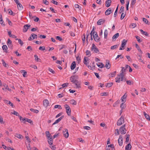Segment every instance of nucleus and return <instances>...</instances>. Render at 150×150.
<instances>
[{"label": "nucleus", "mask_w": 150, "mask_h": 150, "mask_svg": "<svg viewBox=\"0 0 150 150\" xmlns=\"http://www.w3.org/2000/svg\"><path fill=\"white\" fill-rule=\"evenodd\" d=\"M112 12V11L111 9L110 8H109L106 10L105 12V14L106 16H108L110 15Z\"/></svg>", "instance_id": "nucleus-10"}, {"label": "nucleus", "mask_w": 150, "mask_h": 150, "mask_svg": "<svg viewBox=\"0 0 150 150\" xmlns=\"http://www.w3.org/2000/svg\"><path fill=\"white\" fill-rule=\"evenodd\" d=\"M70 79L71 80V82L73 83H75V82H76L77 81V80H76V76L74 75V76H72L70 78Z\"/></svg>", "instance_id": "nucleus-15"}, {"label": "nucleus", "mask_w": 150, "mask_h": 150, "mask_svg": "<svg viewBox=\"0 0 150 150\" xmlns=\"http://www.w3.org/2000/svg\"><path fill=\"white\" fill-rule=\"evenodd\" d=\"M136 0H132V2H131V6L132 5H134L135 4V3H136Z\"/></svg>", "instance_id": "nucleus-61"}, {"label": "nucleus", "mask_w": 150, "mask_h": 150, "mask_svg": "<svg viewBox=\"0 0 150 150\" xmlns=\"http://www.w3.org/2000/svg\"><path fill=\"white\" fill-rule=\"evenodd\" d=\"M27 148L28 150H31V148L30 147V143L28 145V146H27Z\"/></svg>", "instance_id": "nucleus-63"}, {"label": "nucleus", "mask_w": 150, "mask_h": 150, "mask_svg": "<svg viewBox=\"0 0 150 150\" xmlns=\"http://www.w3.org/2000/svg\"><path fill=\"white\" fill-rule=\"evenodd\" d=\"M63 132L64 137L66 138H67L69 136L68 130L66 129H65V131H64Z\"/></svg>", "instance_id": "nucleus-12"}, {"label": "nucleus", "mask_w": 150, "mask_h": 150, "mask_svg": "<svg viewBox=\"0 0 150 150\" xmlns=\"http://www.w3.org/2000/svg\"><path fill=\"white\" fill-rule=\"evenodd\" d=\"M65 108L66 109V112L69 116H70L71 114V110L69 106L67 104L64 105Z\"/></svg>", "instance_id": "nucleus-3"}, {"label": "nucleus", "mask_w": 150, "mask_h": 150, "mask_svg": "<svg viewBox=\"0 0 150 150\" xmlns=\"http://www.w3.org/2000/svg\"><path fill=\"white\" fill-rule=\"evenodd\" d=\"M105 67L108 69H109L110 68V64L109 61L108 60L106 61Z\"/></svg>", "instance_id": "nucleus-22"}, {"label": "nucleus", "mask_w": 150, "mask_h": 150, "mask_svg": "<svg viewBox=\"0 0 150 150\" xmlns=\"http://www.w3.org/2000/svg\"><path fill=\"white\" fill-rule=\"evenodd\" d=\"M111 0H107L105 2V6L107 7H109L111 5Z\"/></svg>", "instance_id": "nucleus-17"}, {"label": "nucleus", "mask_w": 150, "mask_h": 150, "mask_svg": "<svg viewBox=\"0 0 150 150\" xmlns=\"http://www.w3.org/2000/svg\"><path fill=\"white\" fill-rule=\"evenodd\" d=\"M124 122V118L122 116L119 118L117 122V125L120 126Z\"/></svg>", "instance_id": "nucleus-2"}, {"label": "nucleus", "mask_w": 150, "mask_h": 150, "mask_svg": "<svg viewBox=\"0 0 150 150\" xmlns=\"http://www.w3.org/2000/svg\"><path fill=\"white\" fill-rule=\"evenodd\" d=\"M2 48L4 50L5 52L7 53V51L8 48L7 46L6 45H4L2 46Z\"/></svg>", "instance_id": "nucleus-28"}, {"label": "nucleus", "mask_w": 150, "mask_h": 150, "mask_svg": "<svg viewBox=\"0 0 150 150\" xmlns=\"http://www.w3.org/2000/svg\"><path fill=\"white\" fill-rule=\"evenodd\" d=\"M118 46V45H116L112 46L111 47V50H114L117 48Z\"/></svg>", "instance_id": "nucleus-37"}, {"label": "nucleus", "mask_w": 150, "mask_h": 150, "mask_svg": "<svg viewBox=\"0 0 150 150\" xmlns=\"http://www.w3.org/2000/svg\"><path fill=\"white\" fill-rule=\"evenodd\" d=\"M25 120L26 121L30 123L31 124H33V122L31 120L28 119V118H26V119H25Z\"/></svg>", "instance_id": "nucleus-36"}, {"label": "nucleus", "mask_w": 150, "mask_h": 150, "mask_svg": "<svg viewBox=\"0 0 150 150\" xmlns=\"http://www.w3.org/2000/svg\"><path fill=\"white\" fill-rule=\"evenodd\" d=\"M21 73H23V76L24 77H25L26 76V75L27 74V72L25 70H22L21 71Z\"/></svg>", "instance_id": "nucleus-30"}, {"label": "nucleus", "mask_w": 150, "mask_h": 150, "mask_svg": "<svg viewBox=\"0 0 150 150\" xmlns=\"http://www.w3.org/2000/svg\"><path fill=\"white\" fill-rule=\"evenodd\" d=\"M113 83L112 82L109 83H107V85L106 86V87H110L112 86Z\"/></svg>", "instance_id": "nucleus-43"}, {"label": "nucleus", "mask_w": 150, "mask_h": 150, "mask_svg": "<svg viewBox=\"0 0 150 150\" xmlns=\"http://www.w3.org/2000/svg\"><path fill=\"white\" fill-rule=\"evenodd\" d=\"M105 20L104 19H99L97 22V24L98 25H100L104 23Z\"/></svg>", "instance_id": "nucleus-11"}, {"label": "nucleus", "mask_w": 150, "mask_h": 150, "mask_svg": "<svg viewBox=\"0 0 150 150\" xmlns=\"http://www.w3.org/2000/svg\"><path fill=\"white\" fill-rule=\"evenodd\" d=\"M3 22L4 21L2 19V16L1 14L0 15V23L2 25Z\"/></svg>", "instance_id": "nucleus-46"}, {"label": "nucleus", "mask_w": 150, "mask_h": 150, "mask_svg": "<svg viewBox=\"0 0 150 150\" xmlns=\"http://www.w3.org/2000/svg\"><path fill=\"white\" fill-rule=\"evenodd\" d=\"M39 49L41 50H45V47L44 46H40L39 47Z\"/></svg>", "instance_id": "nucleus-56"}, {"label": "nucleus", "mask_w": 150, "mask_h": 150, "mask_svg": "<svg viewBox=\"0 0 150 150\" xmlns=\"http://www.w3.org/2000/svg\"><path fill=\"white\" fill-rule=\"evenodd\" d=\"M123 138L122 135H120L118 139V143L120 146H122L123 143Z\"/></svg>", "instance_id": "nucleus-7"}, {"label": "nucleus", "mask_w": 150, "mask_h": 150, "mask_svg": "<svg viewBox=\"0 0 150 150\" xmlns=\"http://www.w3.org/2000/svg\"><path fill=\"white\" fill-rule=\"evenodd\" d=\"M119 57H120L121 59H122L123 58V56L121 55H118L117 57L115 59H116L117 58H119Z\"/></svg>", "instance_id": "nucleus-59"}, {"label": "nucleus", "mask_w": 150, "mask_h": 150, "mask_svg": "<svg viewBox=\"0 0 150 150\" xmlns=\"http://www.w3.org/2000/svg\"><path fill=\"white\" fill-rule=\"evenodd\" d=\"M53 142V140H48V143L50 145H52V144Z\"/></svg>", "instance_id": "nucleus-55"}, {"label": "nucleus", "mask_w": 150, "mask_h": 150, "mask_svg": "<svg viewBox=\"0 0 150 150\" xmlns=\"http://www.w3.org/2000/svg\"><path fill=\"white\" fill-rule=\"evenodd\" d=\"M30 27V25L27 24L23 26V32L24 33L26 32L28 30V29Z\"/></svg>", "instance_id": "nucleus-8"}, {"label": "nucleus", "mask_w": 150, "mask_h": 150, "mask_svg": "<svg viewBox=\"0 0 150 150\" xmlns=\"http://www.w3.org/2000/svg\"><path fill=\"white\" fill-rule=\"evenodd\" d=\"M142 19H143V21L146 24H147L148 23V21L147 20L144 18H142Z\"/></svg>", "instance_id": "nucleus-51"}, {"label": "nucleus", "mask_w": 150, "mask_h": 150, "mask_svg": "<svg viewBox=\"0 0 150 150\" xmlns=\"http://www.w3.org/2000/svg\"><path fill=\"white\" fill-rule=\"evenodd\" d=\"M48 70L54 74L55 73V71L50 68H48Z\"/></svg>", "instance_id": "nucleus-58"}, {"label": "nucleus", "mask_w": 150, "mask_h": 150, "mask_svg": "<svg viewBox=\"0 0 150 150\" xmlns=\"http://www.w3.org/2000/svg\"><path fill=\"white\" fill-rule=\"evenodd\" d=\"M143 113L145 118L147 120L150 121V117L149 115L147 114L145 112H144Z\"/></svg>", "instance_id": "nucleus-25"}, {"label": "nucleus", "mask_w": 150, "mask_h": 150, "mask_svg": "<svg viewBox=\"0 0 150 150\" xmlns=\"http://www.w3.org/2000/svg\"><path fill=\"white\" fill-rule=\"evenodd\" d=\"M126 83L127 84L129 85H131L133 84V83H132L130 80L127 81H126Z\"/></svg>", "instance_id": "nucleus-54"}, {"label": "nucleus", "mask_w": 150, "mask_h": 150, "mask_svg": "<svg viewBox=\"0 0 150 150\" xmlns=\"http://www.w3.org/2000/svg\"><path fill=\"white\" fill-rule=\"evenodd\" d=\"M132 146L130 144L127 145L125 147V150H130Z\"/></svg>", "instance_id": "nucleus-24"}, {"label": "nucleus", "mask_w": 150, "mask_h": 150, "mask_svg": "<svg viewBox=\"0 0 150 150\" xmlns=\"http://www.w3.org/2000/svg\"><path fill=\"white\" fill-rule=\"evenodd\" d=\"M16 135L17 136H15L17 137L18 138L20 139H21L23 138L22 136L20 134H16Z\"/></svg>", "instance_id": "nucleus-42"}, {"label": "nucleus", "mask_w": 150, "mask_h": 150, "mask_svg": "<svg viewBox=\"0 0 150 150\" xmlns=\"http://www.w3.org/2000/svg\"><path fill=\"white\" fill-rule=\"evenodd\" d=\"M127 4H126V9L127 10H128V7H129V1H126Z\"/></svg>", "instance_id": "nucleus-50"}, {"label": "nucleus", "mask_w": 150, "mask_h": 150, "mask_svg": "<svg viewBox=\"0 0 150 150\" xmlns=\"http://www.w3.org/2000/svg\"><path fill=\"white\" fill-rule=\"evenodd\" d=\"M135 37L136 38L139 42H141L142 41V40L140 39V37L138 36H135Z\"/></svg>", "instance_id": "nucleus-35"}, {"label": "nucleus", "mask_w": 150, "mask_h": 150, "mask_svg": "<svg viewBox=\"0 0 150 150\" xmlns=\"http://www.w3.org/2000/svg\"><path fill=\"white\" fill-rule=\"evenodd\" d=\"M39 37L40 38H46V36L44 35H41Z\"/></svg>", "instance_id": "nucleus-62"}, {"label": "nucleus", "mask_w": 150, "mask_h": 150, "mask_svg": "<svg viewBox=\"0 0 150 150\" xmlns=\"http://www.w3.org/2000/svg\"><path fill=\"white\" fill-rule=\"evenodd\" d=\"M70 103L73 105H76L77 104L76 102L74 99H72L70 101Z\"/></svg>", "instance_id": "nucleus-27"}, {"label": "nucleus", "mask_w": 150, "mask_h": 150, "mask_svg": "<svg viewBox=\"0 0 150 150\" xmlns=\"http://www.w3.org/2000/svg\"><path fill=\"white\" fill-rule=\"evenodd\" d=\"M76 66V64L75 61H74L71 63V70H73L75 68Z\"/></svg>", "instance_id": "nucleus-21"}, {"label": "nucleus", "mask_w": 150, "mask_h": 150, "mask_svg": "<svg viewBox=\"0 0 150 150\" xmlns=\"http://www.w3.org/2000/svg\"><path fill=\"white\" fill-rule=\"evenodd\" d=\"M86 55H89L88 56V57H90L91 56V52L90 51H89V50H87L86 52Z\"/></svg>", "instance_id": "nucleus-45"}, {"label": "nucleus", "mask_w": 150, "mask_h": 150, "mask_svg": "<svg viewBox=\"0 0 150 150\" xmlns=\"http://www.w3.org/2000/svg\"><path fill=\"white\" fill-rule=\"evenodd\" d=\"M125 93L121 98L122 101V103H125L126 100L127 96L125 95Z\"/></svg>", "instance_id": "nucleus-18"}, {"label": "nucleus", "mask_w": 150, "mask_h": 150, "mask_svg": "<svg viewBox=\"0 0 150 150\" xmlns=\"http://www.w3.org/2000/svg\"><path fill=\"white\" fill-rule=\"evenodd\" d=\"M1 61L2 62L3 65L4 67H7V66H8V65L7 64H6V63L5 61H4V60L3 59H2L1 60Z\"/></svg>", "instance_id": "nucleus-32"}, {"label": "nucleus", "mask_w": 150, "mask_h": 150, "mask_svg": "<svg viewBox=\"0 0 150 150\" xmlns=\"http://www.w3.org/2000/svg\"><path fill=\"white\" fill-rule=\"evenodd\" d=\"M68 84L69 83H67L63 84L62 85V88H64L65 87H67L68 86Z\"/></svg>", "instance_id": "nucleus-52"}, {"label": "nucleus", "mask_w": 150, "mask_h": 150, "mask_svg": "<svg viewBox=\"0 0 150 150\" xmlns=\"http://www.w3.org/2000/svg\"><path fill=\"white\" fill-rule=\"evenodd\" d=\"M93 38L97 42H98L100 41V38H98V39H96V36L98 38V34H97L96 32L95 31H93Z\"/></svg>", "instance_id": "nucleus-6"}, {"label": "nucleus", "mask_w": 150, "mask_h": 150, "mask_svg": "<svg viewBox=\"0 0 150 150\" xmlns=\"http://www.w3.org/2000/svg\"><path fill=\"white\" fill-rule=\"evenodd\" d=\"M64 117V116L63 115L58 118V119L56 120L55 122L52 125H55L56 124L58 123Z\"/></svg>", "instance_id": "nucleus-14"}, {"label": "nucleus", "mask_w": 150, "mask_h": 150, "mask_svg": "<svg viewBox=\"0 0 150 150\" xmlns=\"http://www.w3.org/2000/svg\"><path fill=\"white\" fill-rule=\"evenodd\" d=\"M91 50H93L94 52L96 53H98V52H99V50L97 48L96 45L93 43L92 45Z\"/></svg>", "instance_id": "nucleus-5"}, {"label": "nucleus", "mask_w": 150, "mask_h": 150, "mask_svg": "<svg viewBox=\"0 0 150 150\" xmlns=\"http://www.w3.org/2000/svg\"><path fill=\"white\" fill-rule=\"evenodd\" d=\"M121 73L120 74L117 75V77L115 78V82L119 83L120 81V79L122 81H125V79H124V73L126 69H124L123 67H121Z\"/></svg>", "instance_id": "nucleus-1"}, {"label": "nucleus", "mask_w": 150, "mask_h": 150, "mask_svg": "<svg viewBox=\"0 0 150 150\" xmlns=\"http://www.w3.org/2000/svg\"><path fill=\"white\" fill-rule=\"evenodd\" d=\"M116 71L110 73L108 74L109 77H114L116 74Z\"/></svg>", "instance_id": "nucleus-23"}, {"label": "nucleus", "mask_w": 150, "mask_h": 150, "mask_svg": "<svg viewBox=\"0 0 150 150\" xmlns=\"http://www.w3.org/2000/svg\"><path fill=\"white\" fill-rule=\"evenodd\" d=\"M125 124L122 125L120 128L119 130L122 134H124L126 133V129L125 128Z\"/></svg>", "instance_id": "nucleus-4"}, {"label": "nucleus", "mask_w": 150, "mask_h": 150, "mask_svg": "<svg viewBox=\"0 0 150 150\" xmlns=\"http://www.w3.org/2000/svg\"><path fill=\"white\" fill-rule=\"evenodd\" d=\"M51 2L54 4H56V5H57L58 4V2L55 1L53 0L51 1Z\"/></svg>", "instance_id": "nucleus-64"}, {"label": "nucleus", "mask_w": 150, "mask_h": 150, "mask_svg": "<svg viewBox=\"0 0 150 150\" xmlns=\"http://www.w3.org/2000/svg\"><path fill=\"white\" fill-rule=\"evenodd\" d=\"M35 60L37 62H40V59L38 58V56L37 55H34Z\"/></svg>", "instance_id": "nucleus-31"}, {"label": "nucleus", "mask_w": 150, "mask_h": 150, "mask_svg": "<svg viewBox=\"0 0 150 150\" xmlns=\"http://www.w3.org/2000/svg\"><path fill=\"white\" fill-rule=\"evenodd\" d=\"M124 11V7L123 6H121L120 11V13L123 12Z\"/></svg>", "instance_id": "nucleus-47"}, {"label": "nucleus", "mask_w": 150, "mask_h": 150, "mask_svg": "<svg viewBox=\"0 0 150 150\" xmlns=\"http://www.w3.org/2000/svg\"><path fill=\"white\" fill-rule=\"evenodd\" d=\"M97 66L101 68H103V67H104V64H103V63H101L100 64H98L97 63Z\"/></svg>", "instance_id": "nucleus-41"}, {"label": "nucleus", "mask_w": 150, "mask_h": 150, "mask_svg": "<svg viewBox=\"0 0 150 150\" xmlns=\"http://www.w3.org/2000/svg\"><path fill=\"white\" fill-rule=\"evenodd\" d=\"M16 40H18V42L21 45V46H22L23 44V42L20 39H19L18 38H17L16 39Z\"/></svg>", "instance_id": "nucleus-33"}, {"label": "nucleus", "mask_w": 150, "mask_h": 150, "mask_svg": "<svg viewBox=\"0 0 150 150\" xmlns=\"http://www.w3.org/2000/svg\"><path fill=\"white\" fill-rule=\"evenodd\" d=\"M6 21H7L9 25H12V23L11 21L9 20L8 18H6Z\"/></svg>", "instance_id": "nucleus-53"}, {"label": "nucleus", "mask_w": 150, "mask_h": 150, "mask_svg": "<svg viewBox=\"0 0 150 150\" xmlns=\"http://www.w3.org/2000/svg\"><path fill=\"white\" fill-rule=\"evenodd\" d=\"M119 34L118 33H117L114 35L112 37V41H115L116 40V39L119 37Z\"/></svg>", "instance_id": "nucleus-16"}, {"label": "nucleus", "mask_w": 150, "mask_h": 150, "mask_svg": "<svg viewBox=\"0 0 150 150\" xmlns=\"http://www.w3.org/2000/svg\"><path fill=\"white\" fill-rule=\"evenodd\" d=\"M127 42V40L124 39L122 42L121 47L122 48H124L126 45Z\"/></svg>", "instance_id": "nucleus-20"}, {"label": "nucleus", "mask_w": 150, "mask_h": 150, "mask_svg": "<svg viewBox=\"0 0 150 150\" xmlns=\"http://www.w3.org/2000/svg\"><path fill=\"white\" fill-rule=\"evenodd\" d=\"M17 6H18V10H21L23 9V7L22 5V4L19 3V2L18 3V4H17Z\"/></svg>", "instance_id": "nucleus-19"}, {"label": "nucleus", "mask_w": 150, "mask_h": 150, "mask_svg": "<svg viewBox=\"0 0 150 150\" xmlns=\"http://www.w3.org/2000/svg\"><path fill=\"white\" fill-rule=\"evenodd\" d=\"M30 110L35 113H38L39 112V111L37 110H35L33 108H31L30 109Z\"/></svg>", "instance_id": "nucleus-34"}, {"label": "nucleus", "mask_w": 150, "mask_h": 150, "mask_svg": "<svg viewBox=\"0 0 150 150\" xmlns=\"http://www.w3.org/2000/svg\"><path fill=\"white\" fill-rule=\"evenodd\" d=\"M54 108H58L59 109H62V108L61 105H56L54 106Z\"/></svg>", "instance_id": "nucleus-48"}, {"label": "nucleus", "mask_w": 150, "mask_h": 150, "mask_svg": "<svg viewBox=\"0 0 150 150\" xmlns=\"http://www.w3.org/2000/svg\"><path fill=\"white\" fill-rule=\"evenodd\" d=\"M108 32L107 29H106L105 30L104 32V38L107 39L108 35Z\"/></svg>", "instance_id": "nucleus-29"}, {"label": "nucleus", "mask_w": 150, "mask_h": 150, "mask_svg": "<svg viewBox=\"0 0 150 150\" xmlns=\"http://www.w3.org/2000/svg\"><path fill=\"white\" fill-rule=\"evenodd\" d=\"M136 26V23H131V24L129 27L130 28H134Z\"/></svg>", "instance_id": "nucleus-39"}, {"label": "nucleus", "mask_w": 150, "mask_h": 150, "mask_svg": "<svg viewBox=\"0 0 150 150\" xmlns=\"http://www.w3.org/2000/svg\"><path fill=\"white\" fill-rule=\"evenodd\" d=\"M12 113L16 116H19V113L15 111H14L13 113Z\"/></svg>", "instance_id": "nucleus-60"}, {"label": "nucleus", "mask_w": 150, "mask_h": 150, "mask_svg": "<svg viewBox=\"0 0 150 150\" xmlns=\"http://www.w3.org/2000/svg\"><path fill=\"white\" fill-rule=\"evenodd\" d=\"M108 95L106 92L102 93H101V95L102 96H107Z\"/></svg>", "instance_id": "nucleus-57"}, {"label": "nucleus", "mask_w": 150, "mask_h": 150, "mask_svg": "<svg viewBox=\"0 0 150 150\" xmlns=\"http://www.w3.org/2000/svg\"><path fill=\"white\" fill-rule=\"evenodd\" d=\"M8 11H9L8 13L10 15H13V16H14L15 15V13H14V14L13 13V11H11V10H10V9H8Z\"/></svg>", "instance_id": "nucleus-49"}, {"label": "nucleus", "mask_w": 150, "mask_h": 150, "mask_svg": "<svg viewBox=\"0 0 150 150\" xmlns=\"http://www.w3.org/2000/svg\"><path fill=\"white\" fill-rule=\"evenodd\" d=\"M43 103L44 106L47 107L49 105V102L48 100L45 99L43 101Z\"/></svg>", "instance_id": "nucleus-13"}, {"label": "nucleus", "mask_w": 150, "mask_h": 150, "mask_svg": "<svg viewBox=\"0 0 150 150\" xmlns=\"http://www.w3.org/2000/svg\"><path fill=\"white\" fill-rule=\"evenodd\" d=\"M118 6L117 7V8H116V9L115 10V11L114 13V17H115L116 16L117 12L118 9Z\"/></svg>", "instance_id": "nucleus-44"}, {"label": "nucleus", "mask_w": 150, "mask_h": 150, "mask_svg": "<svg viewBox=\"0 0 150 150\" xmlns=\"http://www.w3.org/2000/svg\"><path fill=\"white\" fill-rule=\"evenodd\" d=\"M75 84L76 86L75 87L76 88H81V82L80 81H79L77 80L76 82L74 83Z\"/></svg>", "instance_id": "nucleus-9"}, {"label": "nucleus", "mask_w": 150, "mask_h": 150, "mask_svg": "<svg viewBox=\"0 0 150 150\" xmlns=\"http://www.w3.org/2000/svg\"><path fill=\"white\" fill-rule=\"evenodd\" d=\"M45 134L47 137V139H48V138L51 137V136H52L49 131H46L45 132Z\"/></svg>", "instance_id": "nucleus-26"}, {"label": "nucleus", "mask_w": 150, "mask_h": 150, "mask_svg": "<svg viewBox=\"0 0 150 150\" xmlns=\"http://www.w3.org/2000/svg\"><path fill=\"white\" fill-rule=\"evenodd\" d=\"M126 139L125 142L127 143V142H128L129 141L130 135L129 134H126Z\"/></svg>", "instance_id": "nucleus-38"}, {"label": "nucleus", "mask_w": 150, "mask_h": 150, "mask_svg": "<svg viewBox=\"0 0 150 150\" xmlns=\"http://www.w3.org/2000/svg\"><path fill=\"white\" fill-rule=\"evenodd\" d=\"M126 16V13H122L121 14L120 19L121 20H122L123 18L125 17Z\"/></svg>", "instance_id": "nucleus-40"}]
</instances>
